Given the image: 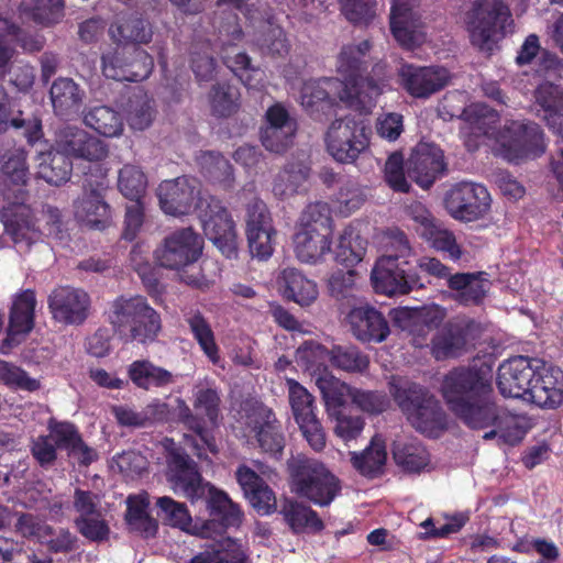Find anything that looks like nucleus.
I'll return each mask as SVG.
<instances>
[{"instance_id":"46","label":"nucleus","mask_w":563,"mask_h":563,"mask_svg":"<svg viewBox=\"0 0 563 563\" xmlns=\"http://www.w3.org/2000/svg\"><path fill=\"white\" fill-rule=\"evenodd\" d=\"M148 506L147 494L132 495L126 499L125 520L129 529L144 538L155 536L158 528L157 521L147 511Z\"/></svg>"},{"instance_id":"19","label":"nucleus","mask_w":563,"mask_h":563,"mask_svg":"<svg viewBox=\"0 0 563 563\" xmlns=\"http://www.w3.org/2000/svg\"><path fill=\"white\" fill-rule=\"evenodd\" d=\"M209 195L201 194L200 183L191 177L164 180L157 189L162 210L170 216H184L196 211V205Z\"/></svg>"},{"instance_id":"24","label":"nucleus","mask_w":563,"mask_h":563,"mask_svg":"<svg viewBox=\"0 0 563 563\" xmlns=\"http://www.w3.org/2000/svg\"><path fill=\"white\" fill-rule=\"evenodd\" d=\"M401 86L412 97L426 99L443 89L451 79L450 71L442 66H416L404 64L399 70Z\"/></svg>"},{"instance_id":"44","label":"nucleus","mask_w":563,"mask_h":563,"mask_svg":"<svg viewBox=\"0 0 563 563\" xmlns=\"http://www.w3.org/2000/svg\"><path fill=\"white\" fill-rule=\"evenodd\" d=\"M386 461V443L380 435H374L362 452H351V463L363 476L376 477L380 475Z\"/></svg>"},{"instance_id":"41","label":"nucleus","mask_w":563,"mask_h":563,"mask_svg":"<svg viewBox=\"0 0 563 563\" xmlns=\"http://www.w3.org/2000/svg\"><path fill=\"white\" fill-rule=\"evenodd\" d=\"M15 210L3 208L1 217L5 232L20 252H24L40 239V234L29 220V209L23 205H12Z\"/></svg>"},{"instance_id":"34","label":"nucleus","mask_w":563,"mask_h":563,"mask_svg":"<svg viewBox=\"0 0 563 563\" xmlns=\"http://www.w3.org/2000/svg\"><path fill=\"white\" fill-rule=\"evenodd\" d=\"M35 306L36 297L33 290H24L15 297L10 311L8 336L0 347L3 354L19 343L18 335L26 334L33 329Z\"/></svg>"},{"instance_id":"21","label":"nucleus","mask_w":563,"mask_h":563,"mask_svg":"<svg viewBox=\"0 0 563 563\" xmlns=\"http://www.w3.org/2000/svg\"><path fill=\"white\" fill-rule=\"evenodd\" d=\"M540 366V360L515 356L498 367L497 386L504 397L528 399V393Z\"/></svg>"},{"instance_id":"2","label":"nucleus","mask_w":563,"mask_h":563,"mask_svg":"<svg viewBox=\"0 0 563 563\" xmlns=\"http://www.w3.org/2000/svg\"><path fill=\"white\" fill-rule=\"evenodd\" d=\"M168 481L173 490L191 501L207 499L211 518L201 530L205 538L214 539L231 527H239L243 512L222 490L205 482L196 463L185 453L176 450L170 454Z\"/></svg>"},{"instance_id":"35","label":"nucleus","mask_w":563,"mask_h":563,"mask_svg":"<svg viewBox=\"0 0 563 563\" xmlns=\"http://www.w3.org/2000/svg\"><path fill=\"white\" fill-rule=\"evenodd\" d=\"M252 423L262 451L274 456L280 455L285 446V435L273 410L264 405L255 406Z\"/></svg>"},{"instance_id":"1","label":"nucleus","mask_w":563,"mask_h":563,"mask_svg":"<svg viewBox=\"0 0 563 563\" xmlns=\"http://www.w3.org/2000/svg\"><path fill=\"white\" fill-rule=\"evenodd\" d=\"M441 393L449 409L472 429H493L483 439L516 445L528 431L527 418L497 407L493 400L490 371L457 367L443 378Z\"/></svg>"},{"instance_id":"53","label":"nucleus","mask_w":563,"mask_h":563,"mask_svg":"<svg viewBox=\"0 0 563 563\" xmlns=\"http://www.w3.org/2000/svg\"><path fill=\"white\" fill-rule=\"evenodd\" d=\"M22 13L35 23L49 26L58 23L64 18L63 0H23Z\"/></svg>"},{"instance_id":"27","label":"nucleus","mask_w":563,"mask_h":563,"mask_svg":"<svg viewBox=\"0 0 563 563\" xmlns=\"http://www.w3.org/2000/svg\"><path fill=\"white\" fill-rule=\"evenodd\" d=\"M444 169L442 150L430 143L418 144L407 162L408 176L424 189H428Z\"/></svg>"},{"instance_id":"50","label":"nucleus","mask_w":563,"mask_h":563,"mask_svg":"<svg viewBox=\"0 0 563 563\" xmlns=\"http://www.w3.org/2000/svg\"><path fill=\"white\" fill-rule=\"evenodd\" d=\"M197 161L201 173L209 181L218 184L223 189L233 187V167L224 156L214 152H202Z\"/></svg>"},{"instance_id":"3","label":"nucleus","mask_w":563,"mask_h":563,"mask_svg":"<svg viewBox=\"0 0 563 563\" xmlns=\"http://www.w3.org/2000/svg\"><path fill=\"white\" fill-rule=\"evenodd\" d=\"M384 254L372 271V282L377 292L387 296L406 295L429 284L419 274L406 269L413 254L407 235L399 229L387 230L382 239Z\"/></svg>"},{"instance_id":"8","label":"nucleus","mask_w":563,"mask_h":563,"mask_svg":"<svg viewBox=\"0 0 563 563\" xmlns=\"http://www.w3.org/2000/svg\"><path fill=\"white\" fill-rule=\"evenodd\" d=\"M291 492L320 507L329 506L341 492L340 481L321 462L303 455L287 462Z\"/></svg>"},{"instance_id":"13","label":"nucleus","mask_w":563,"mask_h":563,"mask_svg":"<svg viewBox=\"0 0 563 563\" xmlns=\"http://www.w3.org/2000/svg\"><path fill=\"white\" fill-rule=\"evenodd\" d=\"M102 73L118 81H141L153 70L154 62L141 47L133 44H117L101 56Z\"/></svg>"},{"instance_id":"61","label":"nucleus","mask_w":563,"mask_h":563,"mask_svg":"<svg viewBox=\"0 0 563 563\" xmlns=\"http://www.w3.org/2000/svg\"><path fill=\"white\" fill-rule=\"evenodd\" d=\"M223 63L241 79L249 88H258L263 79V71L253 67L247 54L239 52L234 56L222 55Z\"/></svg>"},{"instance_id":"15","label":"nucleus","mask_w":563,"mask_h":563,"mask_svg":"<svg viewBox=\"0 0 563 563\" xmlns=\"http://www.w3.org/2000/svg\"><path fill=\"white\" fill-rule=\"evenodd\" d=\"M490 195L485 186L461 181L445 194L444 205L452 218L472 222L483 218L490 208Z\"/></svg>"},{"instance_id":"36","label":"nucleus","mask_w":563,"mask_h":563,"mask_svg":"<svg viewBox=\"0 0 563 563\" xmlns=\"http://www.w3.org/2000/svg\"><path fill=\"white\" fill-rule=\"evenodd\" d=\"M48 430L56 449L65 450L80 465L87 466L97 459V452L84 442L75 424L51 421Z\"/></svg>"},{"instance_id":"32","label":"nucleus","mask_w":563,"mask_h":563,"mask_svg":"<svg viewBox=\"0 0 563 563\" xmlns=\"http://www.w3.org/2000/svg\"><path fill=\"white\" fill-rule=\"evenodd\" d=\"M532 112L563 140V88L544 81L534 91Z\"/></svg>"},{"instance_id":"22","label":"nucleus","mask_w":563,"mask_h":563,"mask_svg":"<svg viewBox=\"0 0 563 563\" xmlns=\"http://www.w3.org/2000/svg\"><path fill=\"white\" fill-rule=\"evenodd\" d=\"M54 148L69 159L75 157L90 162L101 161L108 154V147L101 140L71 124L57 129Z\"/></svg>"},{"instance_id":"9","label":"nucleus","mask_w":563,"mask_h":563,"mask_svg":"<svg viewBox=\"0 0 563 563\" xmlns=\"http://www.w3.org/2000/svg\"><path fill=\"white\" fill-rule=\"evenodd\" d=\"M512 24L510 10L503 0H475L467 13L471 43L486 54L512 32Z\"/></svg>"},{"instance_id":"40","label":"nucleus","mask_w":563,"mask_h":563,"mask_svg":"<svg viewBox=\"0 0 563 563\" xmlns=\"http://www.w3.org/2000/svg\"><path fill=\"white\" fill-rule=\"evenodd\" d=\"M128 376L140 389H166L177 382V375L150 360H136L128 366Z\"/></svg>"},{"instance_id":"51","label":"nucleus","mask_w":563,"mask_h":563,"mask_svg":"<svg viewBox=\"0 0 563 563\" xmlns=\"http://www.w3.org/2000/svg\"><path fill=\"white\" fill-rule=\"evenodd\" d=\"M316 385L322 395L330 415L336 413V411L345 405L346 399L351 398L353 390V387L341 382L328 372L321 373L316 377Z\"/></svg>"},{"instance_id":"28","label":"nucleus","mask_w":563,"mask_h":563,"mask_svg":"<svg viewBox=\"0 0 563 563\" xmlns=\"http://www.w3.org/2000/svg\"><path fill=\"white\" fill-rule=\"evenodd\" d=\"M254 19L250 20L254 25L258 23L254 33V43L262 54L272 57H285L288 55L290 44L284 30L275 22L271 10L256 8L253 11Z\"/></svg>"},{"instance_id":"52","label":"nucleus","mask_w":563,"mask_h":563,"mask_svg":"<svg viewBox=\"0 0 563 563\" xmlns=\"http://www.w3.org/2000/svg\"><path fill=\"white\" fill-rule=\"evenodd\" d=\"M393 457L398 466L409 473H419L429 464V453L418 441H396Z\"/></svg>"},{"instance_id":"59","label":"nucleus","mask_w":563,"mask_h":563,"mask_svg":"<svg viewBox=\"0 0 563 563\" xmlns=\"http://www.w3.org/2000/svg\"><path fill=\"white\" fill-rule=\"evenodd\" d=\"M190 66L198 82H207L214 78L217 62L209 42L192 45L190 51Z\"/></svg>"},{"instance_id":"42","label":"nucleus","mask_w":563,"mask_h":563,"mask_svg":"<svg viewBox=\"0 0 563 563\" xmlns=\"http://www.w3.org/2000/svg\"><path fill=\"white\" fill-rule=\"evenodd\" d=\"M284 296L301 307L309 306L318 298L317 284L296 268H285L279 277Z\"/></svg>"},{"instance_id":"43","label":"nucleus","mask_w":563,"mask_h":563,"mask_svg":"<svg viewBox=\"0 0 563 563\" xmlns=\"http://www.w3.org/2000/svg\"><path fill=\"white\" fill-rule=\"evenodd\" d=\"M331 235L299 229L294 236L297 258L307 264H317L331 250Z\"/></svg>"},{"instance_id":"54","label":"nucleus","mask_w":563,"mask_h":563,"mask_svg":"<svg viewBox=\"0 0 563 563\" xmlns=\"http://www.w3.org/2000/svg\"><path fill=\"white\" fill-rule=\"evenodd\" d=\"M309 176V167L302 163L288 164L276 176L273 185V192L276 197L287 198L296 194Z\"/></svg>"},{"instance_id":"5","label":"nucleus","mask_w":563,"mask_h":563,"mask_svg":"<svg viewBox=\"0 0 563 563\" xmlns=\"http://www.w3.org/2000/svg\"><path fill=\"white\" fill-rule=\"evenodd\" d=\"M389 394L418 432L437 437L445 428L446 415L440 401L424 386L401 377L389 382Z\"/></svg>"},{"instance_id":"62","label":"nucleus","mask_w":563,"mask_h":563,"mask_svg":"<svg viewBox=\"0 0 563 563\" xmlns=\"http://www.w3.org/2000/svg\"><path fill=\"white\" fill-rule=\"evenodd\" d=\"M154 407L158 409L161 413H164L167 406L166 404H156L143 410H136L128 405H119L113 406L111 412L117 422L122 427L143 428L152 423L150 411H152Z\"/></svg>"},{"instance_id":"63","label":"nucleus","mask_w":563,"mask_h":563,"mask_svg":"<svg viewBox=\"0 0 563 563\" xmlns=\"http://www.w3.org/2000/svg\"><path fill=\"white\" fill-rule=\"evenodd\" d=\"M157 516L167 525L185 529L191 522V517L185 504L163 496L156 499Z\"/></svg>"},{"instance_id":"4","label":"nucleus","mask_w":563,"mask_h":563,"mask_svg":"<svg viewBox=\"0 0 563 563\" xmlns=\"http://www.w3.org/2000/svg\"><path fill=\"white\" fill-rule=\"evenodd\" d=\"M177 416L189 430L194 431L197 438L186 435L185 441L195 455L206 459V450L217 453L218 448L214 439L209 435L207 426L216 427L221 415L220 390L214 383L199 382L194 386L192 407L194 411L183 398H177Z\"/></svg>"},{"instance_id":"37","label":"nucleus","mask_w":563,"mask_h":563,"mask_svg":"<svg viewBox=\"0 0 563 563\" xmlns=\"http://www.w3.org/2000/svg\"><path fill=\"white\" fill-rule=\"evenodd\" d=\"M18 42L29 52H37L43 47V40L25 34L11 21L8 0H0V68L4 67L12 57L11 42Z\"/></svg>"},{"instance_id":"48","label":"nucleus","mask_w":563,"mask_h":563,"mask_svg":"<svg viewBox=\"0 0 563 563\" xmlns=\"http://www.w3.org/2000/svg\"><path fill=\"white\" fill-rule=\"evenodd\" d=\"M240 99L239 88L228 81L213 84L207 95L210 111L217 118H229L236 113Z\"/></svg>"},{"instance_id":"17","label":"nucleus","mask_w":563,"mask_h":563,"mask_svg":"<svg viewBox=\"0 0 563 563\" xmlns=\"http://www.w3.org/2000/svg\"><path fill=\"white\" fill-rule=\"evenodd\" d=\"M202 251V240L191 228H184L165 238L164 243L155 251L159 266L181 271L194 264Z\"/></svg>"},{"instance_id":"10","label":"nucleus","mask_w":563,"mask_h":563,"mask_svg":"<svg viewBox=\"0 0 563 563\" xmlns=\"http://www.w3.org/2000/svg\"><path fill=\"white\" fill-rule=\"evenodd\" d=\"M496 152L508 162L534 158L545 152L544 133L533 121L507 120L496 136Z\"/></svg>"},{"instance_id":"31","label":"nucleus","mask_w":563,"mask_h":563,"mask_svg":"<svg viewBox=\"0 0 563 563\" xmlns=\"http://www.w3.org/2000/svg\"><path fill=\"white\" fill-rule=\"evenodd\" d=\"M267 124L261 132L263 146L273 153H282L292 144L297 130L296 121L279 103L268 108Z\"/></svg>"},{"instance_id":"57","label":"nucleus","mask_w":563,"mask_h":563,"mask_svg":"<svg viewBox=\"0 0 563 563\" xmlns=\"http://www.w3.org/2000/svg\"><path fill=\"white\" fill-rule=\"evenodd\" d=\"M110 35L117 44L146 43L152 36V31L145 21L132 15L117 25H111Z\"/></svg>"},{"instance_id":"60","label":"nucleus","mask_w":563,"mask_h":563,"mask_svg":"<svg viewBox=\"0 0 563 563\" xmlns=\"http://www.w3.org/2000/svg\"><path fill=\"white\" fill-rule=\"evenodd\" d=\"M300 229L332 234L331 210L327 202L310 203L300 217Z\"/></svg>"},{"instance_id":"14","label":"nucleus","mask_w":563,"mask_h":563,"mask_svg":"<svg viewBox=\"0 0 563 563\" xmlns=\"http://www.w3.org/2000/svg\"><path fill=\"white\" fill-rule=\"evenodd\" d=\"M441 114L443 119L448 114L450 119L459 118L463 121L461 133L468 151H475L484 137L496 142V136L501 131L497 128L499 113L484 103H472L459 113L449 112L444 104Z\"/></svg>"},{"instance_id":"58","label":"nucleus","mask_w":563,"mask_h":563,"mask_svg":"<svg viewBox=\"0 0 563 563\" xmlns=\"http://www.w3.org/2000/svg\"><path fill=\"white\" fill-rule=\"evenodd\" d=\"M146 187L147 178L139 166L126 164L119 170L118 188L125 198L140 201Z\"/></svg>"},{"instance_id":"55","label":"nucleus","mask_w":563,"mask_h":563,"mask_svg":"<svg viewBox=\"0 0 563 563\" xmlns=\"http://www.w3.org/2000/svg\"><path fill=\"white\" fill-rule=\"evenodd\" d=\"M366 252V241L351 228H346L340 235L335 250V261L349 269L358 264Z\"/></svg>"},{"instance_id":"56","label":"nucleus","mask_w":563,"mask_h":563,"mask_svg":"<svg viewBox=\"0 0 563 563\" xmlns=\"http://www.w3.org/2000/svg\"><path fill=\"white\" fill-rule=\"evenodd\" d=\"M331 364L349 373H364L369 366L368 356L354 345H336L329 352Z\"/></svg>"},{"instance_id":"6","label":"nucleus","mask_w":563,"mask_h":563,"mask_svg":"<svg viewBox=\"0 0 563 563\" xmlns=\"http://www.w3.org/2000/svg\"><path fill=\"white\" fill-rule=\"evenodd\" d=\"M368 91H358L353 95L349 86H344L338 78H321L309 80L301 89V106L316 120L331 113L336 100L342 101L349 108L360 112H369L375 106L376 98L380 95L377 84L368 82Z\"/></svg>"},{"instance_id":"47","label":"nucleus","mask_w":563,"mask_h":563,"mask_svg":"<svg viewBox=\"0 0 563 563\" xmlns=\"http://www.w3.org/2000/svg\"><path fill=\"white\" fill-rule=\"evenodd\" d=\"M85 124L104 137H118L124 130L122 114L109 106H95L84 114Z\"/></svg>"},{"instance_id":"7","label":"nucleus","mask_w":563,"mask_h":563,"mask_svg":"<svg viewBox=\"0 0 563 563\" xmlns=\"http://www.w3.org/2000/svg\"><path fill=\"white\" fill-rule=\"evenodd\" d=\"M108 320L126 342H153L162 330L159 313L142 296L118 297L110 305Z\"/></svg>"},{"instance_id":"16","label":"nucleus","mask_w":563,"mask_h":563,"mask_svg":"<svg viewBox=\"0 0 563 563\" xmlns=\"http://www.w3.org/2000/svg\"><path fill=\"white\" fill-rule=\"evenodd\" d=\"M389 24L395 40L407 49H413L427 40L419 0H391Z\"/></svg>"},{"instance_id":"38","label":"nucleus","mask_w":563,"mask_h":563,"mask_svg":"<svg viewBox=\"0 0 563 563\" xmlns=\"http://www.w3.org/2000/svg\"><path fill=\"white\" fill-rule=\"evenodd\" d=\"M278 514L294 534H316L324 529V523L317 511L295 498H284Z\"/></svg>"},{"instance_id":"26","label":"nucleus","mask_w":563,"mask_h":563,"mask_svg":"<svg viewBox=\"0 0 563 563\" xmlns=\"http://www.w3.org/2000/svg\"><path fill=\"white\" fill-rule=\"evenodd\" d=\"M476 323L466 318L448 322L432 339V354L437 360L456 357L474 340Z\"/></svg>"},{"instance_id":"25","label":"nucleus","mask_w":563,"mask_h":563,"mask_svg":"<svg viewBox=\"0 0 563 563\" xmlns=\"http://www.w3.org/2000/svg\"><path fill=\"white\" fill-rule=\"evenodd\" d=\"M347 321L353 336L362 343L378 344L390 334L387 319L369 305L354 307L347 314Z\"/></svg>"},{"instance_id":"12","label":"nucleus","mask_w":563,"mask_h":563,"mask_svg":"<svg viewBox=\"0 0 563 563\" xmlns=\"http://www.w3.org/2000/svg\"><path fill=\"white\" fill-rule=\"evenodd\" d=\"M206 236L228 258L236 256L238 235L235 224L222 202L213 197L201 198L196 205Z\"/></svg>"},{"instance_id":"49","label":"nucleus","mask_w":563,"mask_h":563,"mask_svg":"<svg viewBox=\"0 0 563 563\" xmlns=\"http://www.w3.org/2000/svg\"><path fill=\"white\" fill-rule=\"evenodd\" d=\"M184 317L194 339L197 341L205 355L210 362L217 364L220 360L219 347L216 343L214 333L209 321L197 309H190Z\"/></svg>"},{"instance_id":"23","label":"nucleus","mask_w":563,"mask_h":563,"mask_svg":"<svg viewBox=\"0 0 563 563\" xmlns=\"http://www.w3.org/2000/svg\"><path fill=\"white\" fill-rule=\"evenodd\" d=\"M107 186L102 181L86 180L81 195L74 201V213L78 221L89 228L103 230L111 222V208L107 203Z\"/></svg>"},{"instance_id":"64","label":"nucleus","mask_w":563,"mask_h":563,"mask_svg":"<svg viewBox=\"0 0 563 563\" xmlns=\"http://www.w3.org/2000/svg\"><path fill=\"white\" fill-rule=\"evenodd\" d=\"M288 398L295 421L316 415L314 398L295 379H287Z\"/></svg>"},{"instance_id":"11","label":"nucleus","mask_w":563,"mask_h":563,"mask_svg":"<svg viewBox=\"0 0 563 563\" xmlns=\"http://www.w3.org/2000/svg\"><path fill=\"white\" fill-rule=\"evenodd\" d=\"M371 130L352 117L335 119L329 125L324 142L330 156L341 164H353L369 146Z\"/></svg>"},{"instance_id":"20","label":"nucleus","mask_w":563,"mask_h":563,"mask_svg":"<svg viewBox=\"0 0 563 563\" xmlns=\"http://www.w3.org/2000/svg\"><path fill=\"white\" fill-rule=\"evenodd\" d=\"M371 43L367 40L358 44H347L341 48L336 60V70L343 77L342 84L349 86L353 95L358 91H368L367 84H377L382 89V84L373 78L364 77L368 67Z\"/></svg>"},{"instance_id":"33","label":"nucleus","mask_w":563,"mask_h":563,"mask_svg":"<svg viewBox=\"0 0 563 563\" xmlns=\"http://www.w3.org/2000/svg\"><path fill=\"white\" fill-rule=\"evenodd\" d=\"M492 283L485 272L454 273L448 283L449 298L464 307L479 306Z\"/></svg>"},{"instance_id":"45","label":"nucleus","mask_w":563,"mask_h":563,"mask_svg":"<svg viewBox=\"0 0 563 563\" xmlns=\"http://www.w3.org/2000/svg\"><path fill=\"white\" fill-rule=\"evenodd\" d=\"M37 176L47 184L59 186L69 180L73 164L71 161L60 152L38 151L37 154Z\"/></svg>"},{"instance_id":"18","label":"nucleus","mask_w":563,"mask_h":563,"mask_svg":"<svg viewBox=\"0 0 563 563\" xmlns=\"http://www.w3.org/2000/svg\"><path fill=\"white\" fill-rule=\"evenodd\" d=\"M47 306L57 323L81 325L89 317L91 299L82 288L57 286L48 295Z\"/></svg>"},{"instance_id":"39","label":"nucleus","mask_w":563,"mask_h":563,"mask_svg":"<svg viewBox=\"0 0 563 563\" xmlns=\"http://www.w3.org/2000/svg\"><path fill=\"white\" fill-rule=\"evenodd\" d=\"M54 112L62 118H75L84 104L86 92L71 78L55 79L49 89Z\"/></svg>"},{"instance_id":"29","label":"nucleus","mask_w":563,"mask_h":563,"mask_svg":"<svg viewBox=\"0 0 563 563\" xmlns=\"http://www.w3.org/2000/svg\"><path fill=\"white\" fill-rule=\"evenodd\" d=\"M254 19L250 20L254 25L258 23L254 33V43L262 54L272 57H285L288 55L290 44L284 30L275 22L271 10L256 8L253 11Z\"/></svg>"},{"instance_id":"30","label":"nucleus","mask_w":563,"mask_h":563,"mask_svg":"<svg viewBox=\"0 0 563 563\" xmlns=\"http://www.w3.org/2000/svg\"><path fill=\"white\" fill-rule=\"evenodd\" d=\"M541 408H556L563 402V372L540 360L528 399Z\"/></svg>"}]
</instances>
